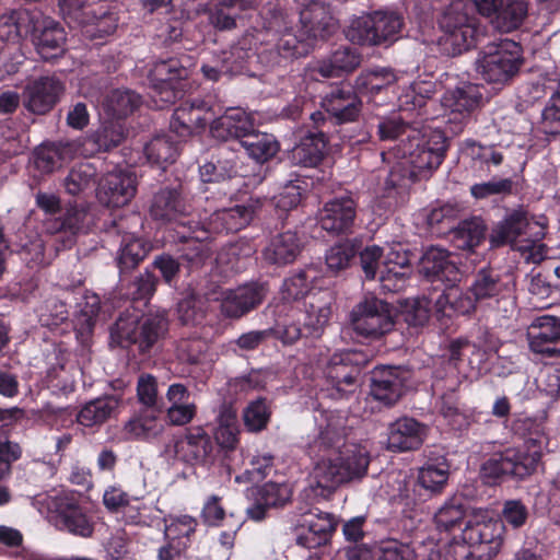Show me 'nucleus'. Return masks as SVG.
<instances>
[{
  "label": "nucleus",
  "instance_id": "393cba45",
  "mask_svg": "<svg viewBox=\"0 0 560 560\" xmlns=\"http://www.w3.org/2000/svg\"><path fill=\"white\" fill-rule=\"evenodd\" d=\"M468 504L463 495H453L448 498L434 514V524L440 533L453 535V542L450 546L448 553L455 559L453 548L458 544H464L462 532L467 523H476L478 520H467Z\"/></svg>",
  "mask_w": 560,
  "mask_h": 560
},
{
  "label": "nucleus",
  "instance_id": "a18cd8bd",
  "mask_svg": "<svg viewBox=\"0 0 560 560\" xmlns=\"http://www.w3.org/2000/svg\"><path fill=\"white\" fill-rule=\"evenodd\" d=\"M247 498L253 502L246 509L247 516L253 521L265 518L267 511L280 501V487L276 482H267L247 489Z\"/></svg>",
  "mask_w": 560,
  "mask_h": 560
},
{
  "label": "nucleus",
  "instance_id": "69168bd1",
  "mask_svg": "<svg viewBox=\"0 0 560 560\" xmlns=\"http://www.w3.org/2000/svg\"><path fill=\"white\" fill-rule=\"evenodd\" d=\"M269 409L262 399L249 402L243 411L244 425L249 432L264 430L269 421Z\"/></svg>",
  "mask_w": 560,
  "mask_h": 560
},
{
  "label": "nucleus",
  "instance_id": "9b49d317",
  "mask_svg": "<svg viewBox=\"0 0 560 560\" xmlns=\"http://www.w3.org/2000/svg\"><path fill=\"white\" fill-rule=\"evenodd\" d=\"M366 363L364 353L355 350H346L335 353L325 369L327 396L332 399H348L358 387V378Z\"/></svg>",
  "mask_w": 560,
  "mask_h": 560
},
{
  "label": "nucleus",
  "instance_id": "4c0bfd02",
  "mask_svg": "<svg viewBox=\"0 0 560 560\" xmlns=\"http://www.w3.org/2000/svg\"><path fill=\"white\" fill-rule=\"evenodd\" d=\"M361 55L355 48L342 46L327 59L317 62L314 71L323 78H337L354 71L361 63Z\"/></svg>",
  "mask_w": 560,
  "mask_h": 560
},
{
  "label": "nucleus",
  "instance_id": "58836bf2",
  "mask_svg": "<svg viewBox=\"0 0 560 560\" xmlns=\"http://www.w3.org/2000/svg\"><path fill=\"white\" fill-rule=\"evenodd\" d=\"M213 438L218 445L226 451H234L240 443V424L237 412L230 404L220 405L214 419Z\"/></svg>",
  "mask_w": 560,
  "mask_h": 560
},
{
  "label": "nucleus",
  "instance_id": "338daca9",
  "mask_svg": "<svg viewBox=\"0 0 560 560\" xmlns=\"http://www.w3.org/2000/svg\"><path fill=\"white\" fill-rule=\"evenodd\" d=\"M541 130L546 135H560V89L551 95L542 110Z\"/></svg>",
  "mask_w": 560,
  "mask_h": 560
},
{
  "label": "nucleus",
  "instance_id": "6e6d98bb",
  "mask_svg": "<svg viewBox=\"0 0 560 560\" xmlns=\"http://www.w3.org/2000/svg\"><path fill=\"white\" fill-rule=\"evenodd\" d=\"M373 14L353 19L346 30V37L353 44L377 46Z\"/></svg>",
  "mask_w": 560,
  "mask_h": 560
},
{
  "label": "nucleus",
  "instance_id": "0e129e2a",
  "mask_svg": "<svg viewBox=\"0 0 560 560\" xmlns=\"http://www.w3.org/2000/svg\"><path fill=\"white\" fill-rule=\"evenodd\" d=\"M77 326L82 332H91L101 308V299L93 292H85L79 304Z\"/></svg>",
  "mask_w": 560,
  "mask_h": 560
},
{
  "label": "nucleus",
  "instance_id": "de8ad7c7",
  "mask_svg": "<svg viewBox=\"0 0 560 560\" xmlns=\"http://www.w3.org/2000/svg\"><path fill=\"white\" fill-rule=\"evenodd\" d=\"M450 232L453 244L462 250H474L486 237V226L479 218L464 220Z\"/></svg>",
  "mask_w": 560,
  "mask_h": 560
},
{
  "label": "nucleus",
  "instance_id": "4468645a",
  "mask_svg": "<svg viewBox=\"0 0 560 560\" xmlns=\"http://www.w3.org/2000/svg\"><path fill=\"white\" fill-rule=\"evenodd\" d=\"M46 505L48 517L58 529L82 538L92 537L94 523L75 497L68 493L47 497Z\"/></svg>",
  "mask_w": 560,
  "mask_h": 560
},
{
  "label": "nucleus",
  "instance_id": "6e6552de",
  "mask_svg": "<svg viewBox=\"0 0 560 560\" xmlns=\"http://www.w3.org/2000/svg\"><path fill=\"white\" fill-rule=\"evenodd\" d=\"M443 32L440 45L450 56H457L476 47L479 37V20L471 4L453 1L439 18Z\"/></svg>",
  "mask_w": 560,
  "mask_h": 560
},
{
  "label": "nucleus",
  "instance_id": "f8f14e48",
  "mask_svg": "<svg viewBox=\"0 0 560 560\" xmlns=\"http://www.w3.org/2000/svg\"><path fill=\"white\" fill-rule=\"evenodd\" d=\"M523 62L521 44L501 39L487 47L480 60V72L487 82L504 84L520 72Z\"/></svg>",
  "mask_w": 560,
  "mask_h": 560
},
{
  "label": "nucleus",
  "instance_id": "680f3d73",
  "mask_svg": "<svg viewBox=\"0 0 560 560\" xmlns=\"http://www.w3.org/2000/svg\"><path fill=\"white\" fill-rule=\"evenodd\" d=\"M240 144L245 149L247 154L257 162L266 161L276 152L275 143L270 136L256 130L241 140Z\"/></svg>",
  "mask_w": 560,
  "mask_h": 560
},
{
  "label": "nucleus",
  "instance_id": "72a5a7b5",
  "mask_svg": "<svg viewBox=\"0 0 560 560\" xmlns=\"http://www.w3.org/2000/svg\"><path fill=\"white\" fill-rule=\"evenodd\" d=\"M188 72L178 60L170 59L160 61L153 69L154 92L163 103H173L179 97L180 91L177 88V80H183Z\"/></svg>",
  "mask_w": 560,
  "mask_h": 560
},
{
  "label": "nucleus",
  "instance_id": "4d7b16f0",
  "mask_svg": "<svg viewBox=\"0 0 560 560\" xmlns=\"http://www.w3.org/2000/svg\"><path fill=\"white\" fill-rule=\"evenodd\" d=\"M140 97L129 90H114L104 101V107L115 117H124L129 115L138 107Z\"/></svg>",
  "mask_w": 560,
  "mask_h": 560
},
{
  "label": "nucleus",
  "instance_id": "cd10ccee",
  "mask_svg": "<svg viewBox=\"0 0 560 560\" xmlns=\"http://www.w3.org/2000/svg\"><path fill=\"white\" fill-rule=\"evenodd\" d=\"M536 223L532 222L527 211L515 209L494 225L489 234V242L492 248L512 244L517 240L527 241L530 237L529 231Z\"/></svg>",
  "mask_w": 560,
  "mask_h": 560
},
{
  "label": "nucleus",
  "instance_id": "20e7f679",
  "mask_svg": "<svg viewBox=\"0 0 560 560\" xmlns=\"http://www.w3.org/2000/svg\"><path fill=\"white\" fill-rule=\"evenodd\" d=\"M447 149V137L442 131L434 130L424 136L418 129L415 135H408L396 149L397 158L405 162L392 168L386 185L405 189L418 180L429 178L444 161Z\"/></svg>",
  "mask_w": 560,
  "mask_h": 560
},
{
  "label": "nucleus",
  "instance_id": "09e8293b",
  "mask_svg": "<svg viewBox=\"0 0 560 560\" xmlns=\"http://www.w3.org/2000/svg\"><path fill=\"white\" fill-rule=\"evenodd\" d=\"M143 151L149 163L164 168L166 164L175 162L178 141L173 140L171 135H158L144 145Z\"/></svg>",
  "mask_w": 560,
  "mask_h": 560
},
{
  "label": "nucleus",
  "instance_id": "c85d7f7f",
  "mask_svg": "<svg viewBox=\"0 0 560 560\" xmlns=\"http://www.w3.org/2000/svg\"><path fill=\"white\" fill-rule=\"evenodd\" d=\"M265 288L258 283H246L223 293L221 312L231 318H238L257 307L265 299Z\"/></svg>",
  "mask_w": 560,
  "mask_h": 560
},
{
  "label": "nucleus",
  "instance_id": "13d9d810",
  "mask_svg": "<svg viewBox=\"0 0 560 560\" xmlns=\"http://www.w3.org/2000/svg\"><path fill=\"white\" fill-rule=\"evenodd\" d=\"M408 259L404 257L397 261L393 267L385 266L380 272V283L384 292L397 293L402 291L409 279L408 275Z\"/></svg>",
  "mask_w": 560,
  "mask_h": 560
},
{
  "label": "nucleus",
  "instance_id": "603ef678",
  "mask_svg": "<svg viewBox=\"0 0 560 560\" xmlns=\"http://www.w3.org/2000/svg\"><path fill=\"white\" fill-rule=\"evenodd\" d=\"M372 14L375 23V35H377V46L397 40L404 25L402 18L395 12L386 11H375Z\"/></svg>",
  "mask_w": 560,
  "mask_h": 560
},
{
  "label": "nucleus",
  "instance_id": "a19ab883",
  "mask_svg": "<svg viewBox=\"0 0 560 560\" xmlns=\"http://www.w3.org/2000/svg\"><path fill=\"white\" fill-rule=\"evenodd\" d=\"M187 233L183 232L180 238L186 245L183 248L182 258L187 261L190 268H199L211 258V249L203 240L208 238L209 233H202L200 221H196L187 226Z\"/></svg>",
  "mask_w": 560,
  "mask_h": 560
},
{
  "label": "nucleus",
  "instance_id": "6ab92c4d",
  "mask_svg": "<svg viewBox=\"0 0 560 560\" xmlns=\"http://www.w3.org/2000/svg\"><path fill=\"white\" fill-rule=\"evenodd\" d=\"M529 351L540 359L560 357V317H536L526 329Z\"/></svg>",
  "mask_w": 560,
  "mask_h": 560
},
{
  "label": "nucleus",
  "instance_id": "39448f33",
  "mask_svg": "<svg viewBox=\"0 0 560 560\" xmlns=\"http://www.w3.org/2000/svg\"><path fill=\"white\" fill-rule=\"evenodd\" d=\"M527 518L528 509L521 500H506L500 520L467 523L462 532L464 544L453 548L455 560H491L501 548L505 525L517 529Z\"/></svg>",
  "mask_w": 560,
  "mask_h": 560
},
{
  "label": "nucleus",
  "instance_id": "c03bdc74",
  "mask_svg": "<svg viewBox=\"0 0 560 560\" xmlns=\"http://www.w3.org/2000/svg\"><path fill=\"white\" fill-rule=\"evenodd\" d=\"M478 304H481V302L469 292V288L466 292H460L457 295L443 292L433 305L434 316L442 322L444 318L450 319L453 314L468 315L476 311Z\"/></svg>",
  "mask_w": 560,
  "mask_h": 560
},
{
  "label": "nucleus",
  "instance_id": "5701e85b",
  "mask_svg": "<svg viewBox=\"0 0 560 560\" xmlns=\"http://www.w3.org/2000/svg\"><path fill=\"white\" fill-rule=\"evenodd\" d=\"M370 380L371 396L390 407L404 395L409 381V371L401 366H376Z\"/></svg>",
  "mask_w": 560,
  "mask_h": 560
},
{
  "label": "nucleus",
  "instance_id": "bf43d9fd",
  "mask_svg": "<svg viewBox=\"0 0 560 560\" xmlns=\"http://www.w3.org/2000/svg\"><path fill=\"white\" fill-rule=\"evenodd\" d=\"M98 2L97 0H58L65 19L80 24L94 21Z\"/></svg>",
  "mask_w": 560,
  "mask_h": 560
},
{
  "label": "nucleus",
  "instance_id": "e2e57ef3",
  "mask_svg": "<svg viewBox=\"0 0 560 560\" xmlns=\"http://www.w3.org/2000/svg\"><path fill=\"white\" fill-rule=\"evenodd\" d=\"M197 525V520L190 515L170 517V523L164 528V538L173 542L187 541L189 544V538L196 532Z\"/></svg>",
  "mask_w": 560,
  "mask_h": 560
},
{
  "label": "nucleus",
  "instance_id": "4be33fe9",
  "mask_svg": "<svg viewBox=\"0 0 560 560\" xmlns=\"http://www.w3.org/2000/svg\"><path fill=\"white\" fill-rule=\"evenodd\" d=\"M450 467L445 456L429 458L418 471L412 495L407 493L406 497L417 504L442 493L450 478Z\"/></svg>",
  "mask_w": 560,
  "mask_h": 560
},
{
  "label": "nucleus",
  "instance_id": "1a4fd4ad",
  "mask_svg": "<svg viewBox=\"0 0 560 560\" xmlns=\"http://www.w3.org/2000/svg\"><path fill=\"white\" fill-rule=\"evenodd\" d=\"M167 330V320L164 313H149L141 317L121 315L110 329L112 342L128 347L138 345L144 352L149 350Z\"/></svg>",
  "mask_w": 560,
  "mask_h": 560
},
{
  "label": "nucleus",
  "instance_id": "2eb2a0df",
  "mask_svg": "<svg viewBox=\"0 0 560 560\" xmlns=\"http://www.w3.org/2000/svg\"><path fill=\"white\" fill-rule=\"evenodd\" d=\"M338 520L319 509L301 513L293 528V539L298 547L317 549L330 542L338 527Z\"/></svg>",
  "mask_w": 560,
  "mask_h": 560
},
{
  "label": "nucleus",
  "instance_id": "ea45409f",
  "mask_svg": "<svg viewBox=\"0 0 560 560\" xmlns=\"http://www.w3.org/2000/svg\"><path fill=\"white\" fill-rule=\"evenodd\" d=\"M121 408V398L118 395H107L86 402L77 416V421L85 428L103 424L116 416Z\"/></svg>",
  "mask_w": 560,
  "mask_h": 560
},
{
  "label": "nucleus",
  "instance_id": "412c9836",
  "mask_svg": "<svg viewBox=\"0 0 560 560\" xmlns=\"http://www.w3.org/2000/svg\"><path fill=\"white\" fill-rule=\"evenodd\" d=\"M357 218V202L351 195L336 196L318 211L320 228L334 236L352 233Z\"/></svg>",
  "mask_w": 560,
  "mask_h": 560
},
{
  "label": "nucleus",
  "instance_id": "052dcab7",
  "mask_svg": "<svg viewBox=\"0 0 560 560\" xmlns=\"http://www.w3.org/2000/svg\"><path fill=\"white\" fill-rule=\"evenodd\" d=\"M96 176V167L93 163L82 162L75 165L65 178V188L70 195H79L89 188Z\"/></svg>",
  "mask_w": 560,
  "mask_h": 560
},
{
  "label": "nucleus",
  "instance_id": "c756f323",
  "mask_svg": "<svg viewBox=\"0 0 560 560\" xmlns=\"http://www.w3.org/2000/svg\"><path fill=\"white\" fill-rule=\"evenodd\" d=\"M425 425L415 418L402 417L388 428L387 448L392 452L415 451L422 446Z\"/></svg>",
  "mask_w": 560,
  "mask_h": 560
},
{
  "label": "nucleus",
  "instance_id": "a878e982",
  "mask_svg": "<svg viewBox=\"0 0 560 560\" xmlns=\"http://www.w3.org/2000/svg\"><path fill=\"white\" fill-rule=\"evenodd\" d=\"M137 192V177L128 171H113L100 182L96 190L98 201L112 208L128 205Z\"/></svg>",
  "mask_w": 560,
  "mask_h": 560
},
{
  "label": "nucleus",
  "instance_id": "aec40b11",
  "mask_svg": "<svg viewBox=\"0 0 560 560\" xmlns=\"http://www.w3.org/2000/svg\"><path fill=\"white\" fill-rule=\"evenodd\" d=\"M33 43L42 59L48 61L61 56L66 34L61 25L40 11H33L31 27Z\"/></svg>",
  "mask_w": 560,
  "mask_h": 560
},
{
  "label": "nucleus",
  "instance_id": "dca6fc26",
  "mask_svg": "<svg viewBox=\"0 0 560 560\" xmlns=\"http://www.w3.org/2000/svg\"><path fill=\"white\" fill-rule=\"evenodd\" d=\"M515 288V277L510 270L491 265L483 266L476 270L471 277L469 292L478 299L481 304L490 305L493 302L510 298Z\"/></svg>",
  "mask_w": 560,
  "mask_h": 560
},
{
  "label": "nucleus",
  "instance_id": "9d476101",
  "mask_svg": "<svg viewBox=\"0 0 560 560\" xmlns=\"http://www.w3.org/2000/svg\"><path fill=\"white\" fill-rule=\"evenodd\" d=\"M482 100V86L469 81H459L445 90L441 98L443 119L453 135L464 130L472 114L481 107Z\"/></svg>",
  "mask_w": 560,
  "mask_h": 560
},
{
  "label": "nucleus",
  "instance_id": "7c9ffc66",
  "mask_svg": "<svg viewBox=\"0 0 560 560\" xmlns=\"http://www.w3.org/2000/svg\"><path fill=\"white\" fill-rule=\"evenodd\" d=\"M253 205H235L231 208L215 210L203 222L202 233L219 234L237 232L245 228L254 215Z\"/></svg>",
  "mask_w": 560,
  "mask_h": 560
},
{
  "label": "nucleus",
  "instance_id": "2f4dec72",
  "mask_svg": "<svg viewBox=\"0 0 560 560\" xmlns=\"http://www.w3.org/2000/svg\"><path fill=\"white\" fill-rule=\"evenodd\" d=\"M329 139L323 130H307L300 141L290 150L287 156L292 164L314 167L324 160Z\"/></svg>",
  "mask_w": 560,
  "mask_h": 560
},
{
  "label": "nucleus",
  "instance_id": "5fc2aeb1",
  "mask_svg": "<svg viewBox=\"0 0 560 560\" xmlns=\"http://www.w3.org/2000/svg\"><path fill=\"white\" fill-rule=\"evenodd\" d=\"M149 248L140 238L130 234L124 236L117 256V265L120 271L135 268L147 256Z\"/></svg>",
  "mask_w": 560,
  "mask_h": 560
},
{
  "label": "nucleus",
  "instance_id": "bb28decb",
  "mask_svg": "<svg viewBox=\"0 0 560 560\" xmlns=\"http://www.w3.org/2000/svg\"><path fill=\"white\" fill-rule=\"evenodd\" d=\"M191 212V206L177 188H162L152 199L150 214L156 221L176 222L178 226L187 228L195 223L186 220Z\"/></svg>",
  "mask_w": 560,
  "mask_h": 560
},
{
  "label": "nucleus",
  "instance_id": "e433bc0d",
  "mask_svg": "<svg viewBox=\"0 0 560 560\" xmlns=\"http://www.w3.org/2000/svg\"><path fill=\"white\" fill-rule=\"evenodd\" d=\"M205 109H207V104L203 101L184 102L173 113L170 122L171 131L178 138L185 139L195 129L203 128L206 126V118L202 115Z\"/></svg>",
  "mask_w": 560,
  "mask_h": 560
},
{
  "label": "nucleus",
  "instance_id": "8fccbe9b",
  "mask_svg": "<svg viewBox=\"0 0 560 560\" xmlns=\"http://www.w3.org/2000/svg\"><path fill=\"white\" fill-rule=\"evenodd\" d=\"M527 13L528 5L524 0H503L493 24L500 32L510 33L523 24Z\"/></svg>",
  "mask_w": 560,
  "mask_h": 560
},
{
  "label": "nucleus",
  "instance_id": "f704fd0d",
  "mask_svg": "<svg viewBox=\"0 0 560 560\" xmlns=\"http://www.w3.org/2000/svg\"><path fill=\"white\" fill-rule=\"evenodd\" d=\"M254 130L253 118L240 107L228 109L211 126L213 137L224 141L229 139L241 141Z\"/></svg>",
  "mask_w": 560,
  "mask_h": 560
},
{
  "label": "nucleus",
  "instance_id": "a211bd4d",
  "mask_svg": "<svg viewBox=\"0 0 560 560\" xmlns=\"http://www.w3.org/2000/svg\"><path fill=\"white\" fill-rule=\"evenodd\" d=\"M322 107L334 125H343L359 119L363 103L353 85L341 82L323 97Z\"/></svg>",
  "mask_w": 560,
  "mask_h": 560
},
{
  "label": "nucleus",
  "instance_id": "37998d69",
  "mask_svg": "<svg viewBox=\"0 0 560 560\" xmlns=\"http://www.w3.org/2000/svg\"><path fill=\"white\" fill-rule=\"evenodd\" d=\"M72 154V143H42L33 152V164L42 174H49L70 160Z\"/></svg>",
  "mask_w": 560,
  "mask_h": 560
},
{
  "label": "nucleus",
  "instance_id": "3c124183",
  "mask_svg": "<svg viewBox=\"0 0 560 560\" xmlns=\"http://www.w3.org/2000/svg\"><path fill=\"white\" fill-rule=\"evenodd\" d=\"M394 80V74L386 69L368 70L358 75L353 86L361 97H373L387 89Z\"/></svg>",
  "mask_w": 560,
  "mask_h": 560
},
{
  "label": "nucleus",
  "instance_id": "f257e3e1",
  "mask_svg": "<svg viewBox=\"0 0 560 560\" xmlns=\"http://www.w3.org/2000/svg\"><path fill=\"white\" fill-rule=\"evenodd\" d=\"M331 295L311 292L308 270L300 269L282 283V345L302 336L319 337L331 315Z\"/></svg>",
  "mask_w": 560,
  "mask_h": 560
},
{
  "label": "nucleus",
  "instance_id": "49530a36",
  "mask_svg": "<svg viewBox=\"0 0 560 560\" xmlns=\"http://www.w3.org/2000/svg\"><path fill=\"white\" fill-rule=\"evenodd\" d=\"M361 246V241L357 238H347L329 247L325 255L327 271L332 276H338L340 272L350 268L353 265Z\"/></svg>",
  "mask_w": 560,
  "mask_h": 560
},
{
  "label": "nucleus",
  "instance_id": "f3484780",
  "mask_svg": "<svg viewBox=\"0 0 560 560\" xmlns=\"http://www.w3.org/2000/svg\"><path fill=\"white\" fill-rule=\"evenodd\" d=\"M65 91L66 84L57 75H40L26 83L22 103L30 113L45 115L61 100Z\"/></svg>",
  "mask_w": 560,
  "mask_h": 560
},
{
  "label": "nucleus",
  "instance_id": "0eeeda50",
  "mask_svg": "<svg viewBox=\"0 0 560 560\" xmlns=\"http://www.w3.org/2000/svg\"><path fill=\"white\" fill-rule=\"evenodd\" d=\"M434 94V82H412L398 97V115L378 122L380 140L394 141L405 135H415L424 121L433 118L428 110V105Z\"/></svg>",
  "mask_w": 560,
  "mask_h": 560
},
{
  "label": "nucleus",
  "instance_id": "f03ea898",
  "mask_svg": "<svg viewBox=\"0 0 560 560\" xmlns=\"http://www.w3.org/2000/svg\"><path fill=\"white\" fill-rule=\"evenodd\" d=\"M346 420L340 416H330L320 430L318 444L325 448L337 450V456L317 464L314 469L316 488L328 497L340 485L362 478L370 464V455L364 446L346 443Z\"/></svg>",
  "mask_w": 560,
  "mask_h": 560
},
{
  "label": "nucleus",
  "instance_id": "423d86ee",
  "mask_svg": "<svg viewBox=\"0 0 560 560\" xmlns=\"http://www.w3.org/2000/svg\"><path fill=\"white\" fill-rule=\"evenodd\" d=\"M299 7V35L282 33V58L308 56L318 40H327L338 30L330 5L323 0H294Z\"/></svg>",
  "mask_w": 560,
  "mask_h": 560
},
{
  "label": "nucleus",
  "instance_id": "b1692460",
  "mask_svg": "<svg viewBox=\"0 0 560 560\" xmlns=\"http://www.w3.org/2000/svg\"><path fill=\"white\" fill-rule=\"evenodd\" d=\"M419 272L431 283H441L446 288L454 287L460 280V271L451 259L448 250L430 246L419 260Z\"/></svg>",
  "mask_w": 560,
  "mask_h": 560
},
{
  "label": "nucleus",
  "instance_id": "473e14b6",
  "mask_svg": "<svg viewBox=\"0 0 560 560\" xmlns=\"http://www.w3.org/2000/svg\"><path fill=\"white\" fill-rule=\"evenodd\" d=\"M165 399L166 422L171 425L183 427L192 421L197 415V406L190 400L188 387L182 383H173L168 386Z\"/></svg>",
  "mask_w": 560,
  "mask_h": 560
},
{
  "label": "nucleus",
  "instance_id": "864d4df0",
  "mask_svg": "<svg viewBox=\"0 0 560 560\" xmlns=\"http://www.w3.org/2000/svg\"><path fill=\"white\" fill-rule=\"evenodd\" d=\"M33 11H11L0 15V42L5 44H19L22 24H27V32L31 27V15Z\"/></svg>",
  "mask_w": 560,
  "mask_h": 560
},
{
  "label": "nucleus",
  "instance_id": "79ce46f5",
  "mask_svg": "<svg viewBox=\"0 0 560 560\" xmlns=\"http://www.w3.org/2000/svg\"><path fill=\"white\" fill-rule=\"evenodd\" d=\"M86 214L84 209L70 206L62 215L45 219V231L49 234H65L63 245L71 246L74 235L84 226Z\"/></svg>",
  "mask_w": 560,
  "mask_h": 560
},
{
  "label": "nucleus",
  "instance_id": "7ed1b4c3",
  "mask_svg": "<svg viewBox=\"0 0 560 560\" xmlns=\"http://www.w3.org/2000/svg\"><path fill=\"white\" fill-rule=\"evenodd\" d=\"M512 432L524 440L517 447H508L491 454L480 467V475L488 482L509 478L522 481L537 471L542 450L548 444L541 421L529 417H517L512 421Z\"/></svg>",
  "mask_w": 560,
  "mask_h": 560
},
{
  "label": "nucleus",
  "instance_id": "ddd939ff",
  "mask_svg": "<svg viewBox=\"0 0 560 560\" xmlns=\"http://www.w3.org/2000/svg\"><path fill=\"white\" fill-rule=\"evenodd\" d=\"M350 322L357 335L380 338L394 328L393 306L374 295H366L352 308Z\"/></svg>",
  "mask_w": 560,
  "mask_h": 560
},
{
  "label": "nucleus",
  "instance_id": "c9c22d12",
  "mask_svg": "<svg viewBox=\"0 0 560 560\" xmlns=\"http://www.w3.org/2000/svg\"><path fill=\"white\" fill-rule=\"evenodd\" d=\"M213 445L210 436L202 430L189 432L174 443L175 456L186 463H205L212 454Z\"/></svg>",
  "mask_w": 560,
  "mask_h": 560
},
{
  "label": "nucleus",
  "instance_id": "774afa93",
  "mask_svg": "<svg viewBox=\"0 0 560 560\" xmlns=\"http://www.w3.org/2000/svg\"><path fill=\"white\" fill-rule=\"evenodd\" d=\"M377 560H416L415 550L396 539L382 541L376 551Z\"/></svg>",
  "mask_w": 560,
  "mask_h": 560
}]
</instances>
